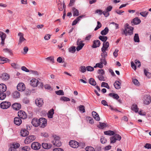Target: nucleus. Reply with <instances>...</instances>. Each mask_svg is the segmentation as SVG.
<instances>
[{"instance_id":"a211bd4d","label":"nucleus","mask_w":151,"mask_h":151,"mask_svg":"<svg viewBox=\"0 0 151 151\" xmlns=\"http://www.w3.org/2000/svg\"><path fill=\"white\" fill-rule=\"evenodd\" d=\"M58 6L59 10L61 11H62L63 10V9L65 8V3L63 2L62 5V2L61 1L59 2L58 4Z\"/></svg>"},{"instance_id":"864d4df0","label":"nucleus","mask_w":151,"mask_h":151,"mask_svg":"<svg viewBox=\"0 0 151 151\" xmlns=\"http://www.w3.org/2000/svg\"><path fill=\"white\" fill-rule=\"evenodd\" d=\"M97 67L102 68L103 67V64L101 62L97 63L96 64V65L94 67V68H96Z\"/></svg>"},{"instance_id":"58836bf2","label":"nucleus","mask_w":151,"mask_h":151,"mask_svg":"<svg viewBox=\"0 0 151 151\" xmlns=\"http://www.w3.org/2000/svg\"><path fill=\"white\" fill-rule=\"evenodd\" d=\"M79 110L82 113H84L85 112V107L83 105H80L78 107Z\"/></svg>"},{"instance_id":"7c9ffc66","label":"nucleus","mask_w":151,"mask_h":151,"mask_svg":"<svg viewBox=\"0 0 151 151\" xmlns=\"http://www.w3.org/2000/svg\"><path fill=\"white\" fill-rule=\"evenodd\" d=\"M121 83L118 81H116L114 83V86L116 89H119L121 88Z\"/></svg>"},{"instance_id":"dca6fc26","label":"nucleus","mask_w":151,"mask_h":151,"mask_svg":"<svg viewBox=\"0 0 151 151\" xmlns=\"http://www.w3.org/2000/svg\"><path fill=\"white\" fill-rule=\"evenodd\" d=\"M18 35L19 36V41L18 43L19 44H21V43L24 41L26 40V39L24 37V34L21 32H19L18 34Z\"/></svg>"},{"instance_id":"bf43d9fd","label":"nucleus","mask_w":151,"mask_h":151,"mask_svg":"<svg viewBox=\"0 0 151 151\" xmlns=\"http://www.w3.org/2000/svg\"><path fill=\"white\" fill-rule=\"evenodd\" d=\"M85 150L87 151H94V149L92 147L88 146L86 148Z\"/></svg>"},{"instance_id":"c03bdc74","label":"nucleus","mask_w":151,"mask_h":151,"mask_svg":"<svg viewBox=\"0 0 151 151\" xmlns=\"http://www.w3.org/2000/svg\"><path fill=\"white\" fill-rule=\"evenodd\" d=\"M106 127V124L105 123H102L100 122V124L98 126V127L100 128L103 129Z\"/></svg>"},{"instance_id":"c85d7f7f","label":"nucleus","mask_w":151,"mask_h":151,"mask_svg":"<svg viewBox=\"0 0 151 151\" xmlns=\"http://www.w3.org/2000/svg\"><path fill=\"white\" fill-rule=\"evenodd\" d=\"M109 44L108 42H104L103 43V47H102L101 50H107L108 48L109 47Z\"/></svg>"},{"instance_id":"774afa93","label":"nucleus","mask_w":151,"mask_h":151,"mask_svg":"<svg viewBox=\"0 0 151 151\" xmlns=\"http://www.w3.org/2000/svg\"><path fill=\"white\" fill-rule=\"evenodd\" d=\"M52 151H64V150L58 147L53 149Z\"/></svg>"},{"instance_id":"6e6d98bb","label":"nucleus","mask_w":151,"mask_h":151,"mask_svg":"<svg viewBox=\"0 0 151 151\" xmlns=\"http://www.w3.org/2000/svg\"><path fill=\"white\" fill-rule=\"evenodd\" d=\"M100 141L101 143L105 144L107 142V140L106 138L103 137H101L100 139Z\"/></svg>"},{"instance_id":"79ce46f5","label":"nucleus","mask_w":151,"mask_h":151,"mask_svg":"<svg viewBox=\"0 0 151 151\" xmlns=\"http://www.w3.org/2000/svg\"><path fill=\"white\" fill-rule=\"evenodd\" d=\"M86 70V67L85 66H81L79 68V70L82 73L85 72Z\"/></svg>"},{"instance_id":"e2e57ef3","label":"nucleus","mask_w":151,"mask_h":151,"mask_svg":"<svg viewBox=\"0 0 151 151\" xmlns=\"http://www.w3.org/2000/svg\"><path fill=\"white\" fill-rule=\"evenodd\" d=\"M132 82L134 84L137 86L139 85V83L138 81L136 79H133Z\"/></svg>"},{"instance_id":"2eb2a0df","label":"nucleus","mask_w":151,"mask_h":151,"mask_svg":"<svg viewBox=\"0 0 151 151\" xmlns=\"http://www.w3.org/2000/svg\"><path fill=\"white\" fill-rule=\"evenodd\" d=\"M39 81L36 79H32L30 81V85L33 86H37L38 84Z\"/></svg>"},{"instance_id":"ea45409f","label":"nucleus","mask_w":151,"mask_h":151,"mask_svg":"<svg viewBox=\"0 0 151 151\" xmlns=\"http://www.w3.org/2000/svg\"><path fill=\"white\" fill-rule=\"evenodd\" d=\"M73 16H78L79 15V12L75 8L73 9Z\"/></svg>"},{"instance_id":"72a5a7b5","label":"nucleus","mask_w":151,"mask_h":151,"mask_svg":"<svg viewBox=\"0 0 151 151\" xmlns=\"http://www.w3.org/2000/svg\"><path fill=\"white\" fill-rule=\"evenodd\" d=\"M132 110L134 111L135 112H138L139 108H138L137 105L136 104H134L132 106Z\"/></svg>"},{"instance_id":"f704fd0d","label":"nucleus","mask_w":151,"mask_h":151,"mask_svg":"<svg viewBox=\"0 0 151 151\" xmlns=\"http://www.w3.org/2000/svg\"><path fill=\"white\" fill-rule=\"evenodd\" d=\"M98 78L99 80L103 81H106V78L102 75L98 76Z\"/></svg>"},{"instance_id":"f257e3e1","label":"nucleus","mask_w":151,"mask_h":151,"mask_svg":"<svg viewBox=\"0 0 151 151\" xmlns=\"http://www.w3.org/2000/svg\"><path fill=\"white\" fill-rule=\"evenodd\" d=\"M105 134L109 135H113L110 138L111 143H114L116 142V140H120L121 139V136L118 134H114V132L113 131L108 130L104 132Z\"/></svg>"},{"instance_id":"cd10ccee","label":"nucleus","mask_w":151,"mask_h":151,"mask_svg":"<svg viewBox=\"0 0 151 151\" xmlns=\"http://www.w3.org/2000/svg\"><path fill=\"white\" fill-rule=\"evenodd\" d=\"M42 147L45 149H49L52 147V145L50 144L42 143Z\"/></svg>"},{"instance_id":"aec40b11","label":"nucleus","mask_w":151,"mask_h":151,"mask_svg":"<svg viewBox=\"0 0 151 151\" xmlns=\"http://www.w3.org/2000/svg\"><path fill=\"white\" fill-rule=\"evenodd\" d=\"M20 93L18 91H16L13 92L12 94V97L15 99H17L20 97Z\"/></svg>"},{"instance_id":"0e129e2a","label":"nucleus","mask_w":151,"mask_h":151,"mask_svg":"<svg viewBox=\"0 0 151 151\" xmlns=\"http://www.w3.org/2000/svg\"><path fill=\"white\" fill-rule=\"evenodd\" d=\"M102 14L106 17H108L109 15V12L106 11V10L105 11H104L103 12Z\"/></svg>"},{"instance_id":"4be33fe9","label":"nucleus","mask_w":151,"mask_h":151,"mask_svg":"<svg viewBox=\"0 0 151 151\" xmlns=\"http://www.w3.org/2000/svg\"><path fill=\"white\" fill-rule=\"evenodd\" d=\"M92 114L93 118L96 120L99 121L100 120V117L98 114L95 111H93Z\"/></svg>"},{"instance_id":"3c124183","label":"nucleus","mask_w":151,"mask_h":151,"mask_svg":"<svg viewBox=\"0 0 151 151\" xmlns=\"http://www.w3.org/2000/svg\"><path fill=\"white\" fill-rule=\"evenodd\" d=\"M144 73L145 75L146 76L148 77V78H150L151 77V73L147 72L146 70H144Z\"/></svg>"},{"instance_id":"5fc2aeb1","label":"nucleus","mask_w":151,"mask_h":151,"mask_svg":"<svg viewBox=\"0 0 151 151\" xmlns=\"http://www.w3.org/2000/svg\"><path fill=\"white\" fill-rule=\"evenodd\" d=\"M97 25L96 27L94 29L95 31H96L98 30V29L100 28L101 27V23L99 22L98 21L97 22Z\"/></svg>"},{"instance_id":"39448f33","label":"nucleus","mask_w":151,"mask_h":151,"mask_svg":"<svg viewBox=\"0 0 151 151\" xmlns=\"http://www.w3.org/2000/svg\"><path fill=\"white\" fill-rule=\"evenodd\" d=\"M39 126L41 127H45L47 124V120L44 118H41L39 119Z\"/></svg>"},{"instance_id":"2f4dec72","label":"nucleus","mask_w":151,"mask_h":151,"mask_svg":"<svg viewBox=\"0 0 151 151\" xmlns=\"http://www.w3.org/2000/svg\"><path fill=\"white\" fill-rule=\"evenodd\" d=\"M54 114V110L52 109L48 112L47 114V116L49 118H52L53 117V115Z\"/></svg>"},{"instance_id":"b1692460","label":"nucleus","mask_w":151,"mask_h":151,"mask_svg":"<svg viewBox=\"0 0 151 151\" xmlns=\"http://www.w3.org/2000/svg\"><path fill=\"white\" fill-rule=\"evenodd\" d=\"M22 121L20 118L18 117H15L14 120V123L17 125H20L22 123Z\"/></svg>"},{"instance_id":"423d86ee","label":"nucleus","mask_w":151,"mask_h":151,"mask_svg":"<svg viewBox=\"0 0 151 151\" xmlns=\"http://www.w3.org/2000/svg\"><path fill=\"white\" fill-rule=\"evenodd\" d=\"M11 105V103L9 102L3 101L0 104V107L3 109H7Z\"/></svg>"},{"instance_id":"a878e982","label":"nucleus","mask_w":151,"mask_h":151,"mask_svg":"<svg viewBox=\"0 0 151 151\" xmlns=\"http://www.w3.org/2000/svg\"><path fill=\"white\" fill-rule=\"evenodd\" d=\"M84 17V15H81L79 16L76 19H75L74 21H73L72 23V25H75L78 21H79L83 17Z\"/></svg>"},{"instance_id":"0eeeda50","label":"nucleus","mask_w":151,"mask_h":151,"mask_svg":"<svg viewBox=\"0 0 151 151\" xmlns=\"http://www.w3.org/2000/svg\"><path fill=\"white\" fill-rule=\"evenodd\" d=\"M31 147L32 149L37 150L40 149L41 147V144L37 142H33L31 145Z\"/></svg>"},{"instance_id":"f03ea898","label":"nucleus","mask_w":151,"mask_h":151,"mask_svg":"<svg viewBox=\"0 0 151 151\" xmlns=\"http://www.w3.org/2000/svg\"><path fill=\"white\" fill-rule=\"evenodd\" d=\"M52 137L54 139V140L52 142V144L57 146H60L61 145V143L59 141L60 137L56 135H53Z\"/></svg>"},{"instance_id":"393cba45","label":"nucleus","mask_w":151,"mask_h":151,"mask_svg":"<svg viewBox=\"0 0 151 151\" xmlns=\"http://www.w3.org/2000/svg\"><path fill=\"white\" fill-rule=\"evenodd\" d=\"M32 125L35 127H37L39 126V119L34 118L32 119Z\"/></svg>"},{"instance_id":"e433bc0d","label":"nucleus","mask_w":151,"mask_h":151,"mask_svg":"<svg viewBox=\"0 0 151 151\" xmlns=\"http://www.w3.org/2000/svg\"><path fill=\"white\" fill-rule=\"evenodd\" d=\"M3 51L5 52H8L10 55H13L12 50L10 49L5 48L3 50Z\"/></svg>"},{"instance_id":"680f3d73","label":"nucleus","mask_w":151,"mask_h":151,"mask_svg":"<svg viewBox=\"0 0 151 151\" xmlns=\"http://www.w3.org/2000/svg\"><path fill=\"white\" fill-rule=\"evenodd\" d=\"M11 146L14 147H15V148L16 149V148H18L19 147L20 145L18 143H16L12 144Z\"/></svg>"},{"instance_id":"20e7f679","label":"nucleus","mask_w":151,"mask_h":151,"mask_svg":"<svg viewBox=\"0 0 151 151\" xmlns=\"http://www.w3.org/2000/svg\"><path fill=\"white\" fill-rule=\"evenodd\" d=\"M35 139L36 137L34 135H29L24 140V143L26 144H29L34 140Z\"/></svg>"},{"instance_id":"a19ab883","label":"nucleus","mask_w":151,"mask_h":151,"mask_svg":"<svg viewBox=\"0 0 151 151\" xmlns=\"http://www.w3.org/2000/svg\"><path fill=\"white\" fill-rule=\"evenodd\" d=\"M89 83L92 86H95L96 84V81L92 78H91L90 79Z\"/></svg>"},{"instance_id":"603ef678","label":"nucleus","mask_w":151,"mask_h":151,"mask_svg":"<svg viewBox=\"0 0 151 151\" xmlns=\"http://www.w3.org/2000/svg\"><path fill=\"white\" fill-rule=\"evenodd\" d=\"M101 63L102 64H104V65H106V60L105 57H102L101 59Z\"/></svg>"},{"instance_id":"4c0bfd02","label":"nucleus","mask_w":151,"mask_h":151,"mask_svg":"<svg viewBox=\"0 0 151 151\" xmlns=\"http://www.w3.org/2000/svg\"><path fill=\"white\" fill-rule=\"evenodd\" d=\"M99 39L104 42H105L107 40V37L106 36H100L99 37Z\"/></svg>"},{"instance_id":"de8ad7c7","label":"nucleus","mask_w":151,"mask_h":151,"mask_svg":"<svg viewBox=\"0 0 151 151\" xmlns=\"http://www.w3.org/2000/svg\"><path fill=\"white\" fill-rule=\"evenodd\" d=\"M107 50H101V51L102 53L101 54V55L102 57H106L107 56V52H106V51Z\"/></svg>"},{"instance_id":"c9c22d12","label":"nucleus","mask_w":151,"mask_h":151,"mask_svg":"<svg viewBox=\"0 0 151 151\" xmlns=\"http://www.w3.org/2000/svg\"><path fill=\"white\" fill-rule=\"evenodd\" d=\"M109 32V29L107 27L105 28L101 32V34L103 35H106Z\"/></svg>"},{"instance_id":"a18cd8bd","label":"nucleus","mask_w":151,"mask_h":151,"mask_svg":"<svg viewBox=\"0 0 151 151\" xmlns=\"http://www.w3.org/2000/svg\"><path fill=\"white\" fill-rule=\"evenodd\" d=\"M134 40L135 42H139V40L138 35L137 34H135L134 37Z\"/></svg>"},{"instance_id":"13d9d810","label":"nucleus","mask_w":151,"mask_h":151,"mask_svg":"<svg viewBox=\"0 0 151 151\" xmlns=\"http://www.w3.org/2000/svg\"><path fill=\"white\" fill-rule=\"evenodd\" d=\"M56 93L58 95H63L64 93L63 90H60L55 91Z\"/></svg>"},{"instance_id":"338daca9","label":"nucleus","mask_w":151,"mask_h":151,"mask_svg":"<svg viewBox=\"0 0 151 151\" xmlns=\"http://www.w3.org/2000/svg\"><path fill=\"white\" fill-rule=\"evenodd\" d=\"M22 149L25 151H29L30 150V148L29 147L26 146L23 147Z\"/></svg>"},{"instance_id":"49530a36","label":"nucleus","mask_w":151,"mask_h":151,"mask_svg":"<svg viewBox=\"0 0 151 151\" xmlns=\"http://www.w3.org/2000/svg\"><path fill=\"white\" fill-rule=\"evenodd\" d=\"M6 97V94L4 93H0V100H3Z\"/></svg>"},{"instance_id":"9d476101","label":"nucleus","mask_w":151,"mask_h":151,"mask_svg":"<svg viewBox=\"0 0 151 151\" xmlns=\"http://www.w3.org/2000/svg\"><path fill=\"white\" fill-rule=\"evenodd\" d=\"M0 37L1 39V44L3 46L5 44V40L6 37V35L2 32H0Z\"/></svg>"},{"instance_id":"6e6552de","label":"nucleus","mask_w":151,"mask_h":151,"mask_svg":"<svg viewBox=\"0 0 151 151\" xmlns=\"http://www.w3.org/2000/svg\"><path fill=\"white\" fill-rule=\"evenodd\" d=\"M35 102L36 105L39 107H42L44 104L43 99L40 98L36 99Z\"/></svg>"},{"instance_id":"412c9836","label":"nucleus","mask_w":151,"mask_h":151,"mask_svg":"<svg viewBox=\"0 0 151 151\" xmlns=\"http://www.w3.org/2000/svg\"><path fill=\"white\" fill-rule=\"evenodd\" d=\"M6 90V85L3 83L0 84V93H4Z\"/></svg>"},{"instance_id":"052dcab7","label":"nucleus","mask_w":151,"mask_h":151,"mask_svg":"<svg viewBox=\"0 0 151 151\" xmlns=\"http://www.w3.org/2000/svg\"><path fill=\"white\" fill-rule=\"evenodd\" d=\"M86 70L88 71H93L94 70V68L91 66H87L86 67Z\"/></svg>"},{"instance_id":"5701e85b","label":"nucleus","mask_w":151,"mask_h":151,"mask_svg":"<svg viewBox=\"0 0 151 151\" xmlns=\"http://www.w3.org/2000/svg\"><path fill=\"white\" fill-rule=\"evenodd\" d=\"M0 77L3 81H6L9 78V76L8 74L4 73L2 74Z\"/></svg>"},{"instance_id":"1a4fd4ad","label":"nucleus","mask_w":151,"mask_h":151,"mask_svg":"<svg viewBox=\"0 0 151 151\" xmlns=\"http://www.w3.org/2000/svg\"><path fill=\"white\" fill-rule=\"evenodd\" d=\"M83 41L81 40L80 39H78L77 42V44L78 45L76 47V50L77 51L81 50L84 45V44L83 43Z\"/></svg>"},{"instance_id":"69168bd1","label":"nucleus","mask_w":151,"mask_h":151,"mask_svg":"<svg viewBox=\"0 0 151 151\" xmlns=\"http://www.w3.org/2000/svg\"><path fill=\"white\" fill-rule=\"evenodd\" d=\"M119 52V50L117 49H116L115 51L113 53V55L114 57L115 58L118 55V52Z\"/></svg>"},{"instance_id":"bb28decb","label":"nucleus","mask_w":151,"mask_h":151,"mask_svg":"<svg viewBox=\"0 0 151 151\" xmlns=\"http://www.w3.org/2000/svg\"><path fill=\"white\" fill-rule=\"evenodd\" d=\"M29 134L28 131L26 129H22L21 131V134L23 137H25Z\"/></svg>"},{"instance_id":"4468645a","label":"nucleus","mask_w":151,"mask_h":151,"mask_svg":"<svg viewBox=\"0 0 151 151\" xmlns=\"http://www.w3.org/2000/svg\"><path fill=\"white\" fill-rule=\"evenodd\" d=\"M100 42L99 40H95L93 41V44L91 47L93 48H97L100 46Z\"/></svg>"},{"instance_id":"8fccbe9b","label":"nucleus","mask_w":151,"mask_h":151,"mask_svg":"<svg viewBox=\"0 0 151 151\" xmlns=\"http://www.w3.org/2000/svg\"><path fill=\"white\" fill-rule=\"evenodd\" d=\"M148 14V12H142L140 13V14L142 17H146Z\"/></svg>"},{"instance_id":"f8f14e48","label":"nucleus","mask_w":151,"mask_h":151,"mask_svg":"<svg viewBox=\"0 0 151 151\" xmlns=\"http://www.w3.org/2000/svg\"><path fill=\"white\" fill-rule=\"evenodd\" d=\"M70 145L72 147L76 148L79 146V143L77 141L74 140H71L69 142Z\"/></svg>"},{"instance_id":"37998d69","label":"nucleus","mask_w":151,"mask_h":151,"mask_svg":"<svg viewBox=\"0 0 151 151\" xmlns=\"http://www.w3.org/2000/svg\"><path fill=\"white\" fill-rule=\"evenodd\" d=\"M0 60L4 61L5 63L9 62L10 61V60L8 59L7 58L2 57H0Z\"/></svg>"},{"instance_id":"9b49d317","label":"nucleus","mask_w":151,"mask_h":151,"mask_svg":"<svg viewBox=\"0 0 151 151\" xmlns=\"http://www.w3.org/2000/svg\"><path fill=\"white\" fill-rule=\"evenodd\" d=\"M18 116L21 119H24L27 117V114L24 111L20 110L19 111L18 113Z\"/></svg>"},{"instance_id":"4d7b16f0","label":"nucleus","mask_w":151,"mask_h":151,"mask_svg":"<svg viewBox=\"0 0 151 151\" xmlns=\"http://www.w3.org/2000/svg\"><path fill=\"white\" fill-rule=\"evenodd\" d=\"M68 49L69 51L72 53H74L76 50V47L75 46L72 47Z\"/></svg>"},{"instance_id":"09e8293b","label":"nucleus","mask_w":151,"mask_h":151,"mask_svg":"<svg viewBox=\"0 0 151 151\" xmlns=\"http://www.w3.org/2000/svg\"><path fill=\"white\" fill-rule=\"evenodd\" d=\"M60 100L65 101H69L70 100L69 98L64 96L61 97Z\"/></svg>"},{"instance_id":"473e14b6","label":"nucleus","mask_w":151,"mask_h":151,"mask_svg":"<svg viewBox=\"0 0 151 151\" xmlns=\"http://www.w3.org/2000/svg\"><path fill=\"white\" fill-rule=\"evenodd\" d=\"M109 96L112 97L114 99H118L119 98L118 95L115 93H110L109 94Z\"/></svg>"},{"instance_id":"6ab92c4d","label":"nucleus","mask_w":151,"mask_h":151,"mask_svg":"<svg viewBox=\"0 0 151 151\" xmlns=\"http://www.w3.org/2000/svg\"><path fill=\"white\" fill-rule=\"evenodd\" d=\"M141 22V20L138 17H136L133 19L131 22L132 24H139Z\"/></svg>"},{"instance_id":"c756f323","label":"nucleus","mask_w":151,"mask_h":151,"mask_svg":"<svg viewBox=\"0 0 151 151\" xmlns=\"http://www.w3.org/2000/svg\"><path fill=\"white\" fill-rule=\"evenodd\" d=\"M151 101V97L149 96L147 97L144 101V104L146 105H148Z\"/></svg>"},{"instance_id":"ddd939ff","label":"nucleus","mask_w":151,"mask_h":151,"mask_svg":"<svg viewBox=\"0 0 151 151\" xmlns=\"http://www.w3.org/2000/svg\"><path fill=\"white\" fill-rule=\"evenodd\" d=\"M17 88L18 91H22L25 90V86L24 83H21L18 84L17 86Z\"/></svg>"},{"instance_id":"f3484780","label":"nucleus","mask_w":151,"mask_h":151,"mask_svg":"<svg viewBox=\"0 0 151 151\" xmlns=\"http://www.w3.org/2000/svg\"><path fill=\"white\" fill-rule=\"evenodd\" d=\"M21 104L19 103H15L12 106V107L13 108L16 110H18L20 109L21 108Z\"/></svg>"},{"instance_id":"7ed1b4c3","label":"nucleus","mask_w":151,"mask_h":151,"mask_svg":"<svg viewBox=\"0 0 151 151\" xmlns=\"http://www.w3.org/2000/svg\"><path fill=\"white\" fill-rule=\"evenodd\" d=\"M133 28L129 27L128 25L126 27L124 31V33L127 36L128 35H131L133 33Z\"/></svg>"}]
</instances>
